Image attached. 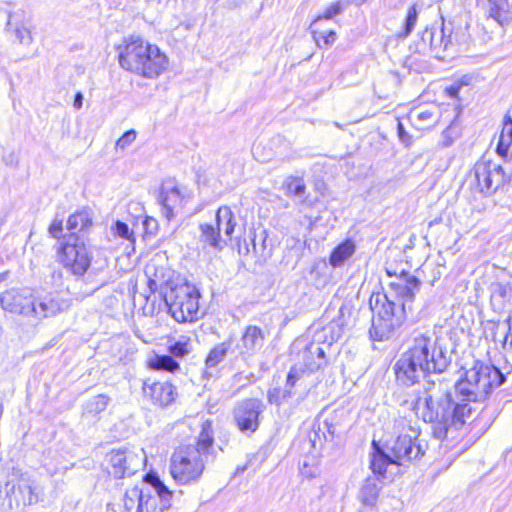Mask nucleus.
<instances>
[{
	"mask_svg": "<svg viewBox=\"0 0 512 512\" xmlns=\"http://www.w3.org/2000/svg\"><path fill=\"white\" fill-rule=\"evenodd\" d=\"M424 114L423 113H420L419 114V118H423Z\"/></svg>",
	"mask_w": 512,
	"mask_h": 512,
	"instance_id": "0e129e2a",
	"label": "nucleus"
},
{
	"mask_svg": "<svg viewBox=\"0 0 512 512\" xmlns=\"http://www.w3.org/2000/svg\"><path fill=\"white\" fill-rule=\"evenodd\" d=\"M396 424L402 428V431L387 444V450L393 456V461H396L397 465H403L405 462L422 457L424 450L419 443H416L418 431L410 425H406L404 419H399Z\"/></svg>",
	"mask_w": 512,
	"mask_h": 512,
	"instance_id": "1a4fd4ad",
	"label": "nucleus"
},
{
	"mask_svg": "<svg viewBox=\"0 0 512 512\" xmlns=\"http://www.w3.org/2000/svg\"><path fill=\"white\" fill-rule=\"evenodd\" d=\"M150 366L155 370H163L168 372H174L179 369V363L170 355L157 356L150 362Z\"/></svg>",
	"mask_w": 512,
	"mask_h": 512,
	"instance_id": "f704fd0d",
	"label": "nucleus"
},
{
	"mask_svg": "<svg viewBox=\"0 0 512 512\" xmlns=\"http://www.w3.org/2000/svg\"><path fill=\"white\" fill-rule=\"evenodd\" d=\"M396 134L399 138V140L405 144L406 146H408L411 142V137L410 135L407 133V130H396Z\"/></svg>",
	"mask_w": 512,
	"mask_h": 512,
	"instance_id": "603ef678",
	"label": "nucleus"
},
{
	"mask_svg": "<svg viewBox=\"0 0 512 512\" xmlns=\"http://www.w3.org/2000/svg\"><path fill=\"white\" fill-rule=\"evenodd\" d=\"M463 87V84L460 82H454L451 85L447 86L444 89L445 94L451 98L455 99L458 98V95L460 93L461 88Z\"/></svg>",
	"mask_w": 512,
	"mask_h": 512,
	"instance_id": "49530a36",
	"label": "nucleus"
},
{
	"mask_svg": "<svg viewBox=\"0 0 512 512\" xmlns=\"http://www.w3.org/2000/svg\"><path fill=\"white\" fill-rule=\"evenodd\" d=\"M346 7L347 6L345 5L344 0H339V1L332 3L330 6H328L324 10L322 15H319L315 19V21L313 22L311 27H313V25L317 24L319 21H321L323 19L330 20V19L334 18L335 16L340 15Z\"/></svg>",
	"mask_w": 512,
	"mask_h": 512,
	"instance_id": "c9c22d12",
	"label": "nucleus"
},
{
	"mask_svg": "<svg viewBox=\"0 0 512 512\" xmlns=\"http://www.w3.org/2000/svg\"><path fill=\"white\" fill-rule=\"evenodd\" d=\"M136 139L135 130H126V132L117 140L116 148L124 150Z\"/></svg>",
	"mask_w": 512,
	"mask_h": 512,
	"instance_id": "79ce46f5",
	"label": "nucleus"
},
{
	"mask_svg": "<svg viewBox=\"0 0 512 512\" xmlns=\"http://www.w3.org/2000/svg\"><path fill=\"white\" fill-rule=\"evenodd\" d=\"M264 341V331L256 325H249L245 328L240 342L237 344L238 352L242 356H252L262 348Z\"/></svg>",
	"mask_w": 512,
	"mask_h": 512,
	"instance_id": "6ab92c4d",
	"label": "nucleus"
},
{
	"mask_svg": "<svg viewBox=\"0 0 512 512\" xmlns=\"http://www.w3.org/2000/svg\"><path fill=\"white\" fill-rule=\"evenodd\" d=\"M115 232L118 236L124 239H130L132 236V232H130L128 225L121 221L116 222Z\"/></svg>",
	"mask_w": 512,
	"mask_h": 512,
	"instance_id": "a18cd8bd",
	"label": "nucleus"
},
{
	"mask_svg": "<svg viewBox=\"0 0 512 512\" xmlns=\"http://www.w3.org/2000/svg\"><path fill=\"white\" fill-rule=\"evenodd\" d=\"M199 229V241L203 244V247H210L215 251H221L227 245V239L221 236L214 225L201 224Z\"/></svg>",
	"mask_w": 512,
	"mask_h": 512,
	"instance_id": "a878e982",
	"label": "nucleus"
},
{
	"mask_svg": "<svg viewBox=\"0 0 512 512\" xmlns=\"http://www.w3.org/2000/svg\"><path fill=\"white\" fill-rule=\"evenodd\" d=\"M505 381L504 374L494 366L476 362L463 378L451 384L439 375L426 380L414 409L419 418L431 424L432 434L442 440L450 428L460 429L471 417V403L484 401L492 389Z\"/></svg>",
	"mask_w": 512,
	"mask_h": 512,
	"instance_id": "f257e3e1",
	"label": "nucleus"
},
{
	"mask_svg": "<svg viewBox=\"0 0 512 512\" xmlns=\"http://www.w3.org/2000/svg\"><path fill=\"white\" fill-rule=\"evenodd\" d=\"M312 34L316 44L321 49L328 48L336 41V33L333 30L328 32H318L313 30Z\"/></svg>",
	"mask_w": 512,
	"mask_h": 512,
	"instance_id": "58836bf2",
	"label": "nucleus"
},
{
	"mask_svg": "<svg viewBox=\"0 0 512 512\" xmlns=\"http://www.w3.org/2000/svg\"><path fill=\"white\" fill-rule=\"evenodd\" d=\"M86 245L74 233L65 238L58 250V261L76 277H82L91 265Z\"/></svg>",
	"mask_w": 512,
	"mask_h": 512,
	"instance_id": "6e6552de",
	"label": "nucleus"
},
{
	"mask_svg": "<svg viewBox=\"0 0 512 512\" xmlns=\"http://www.w3.org/2000/svg\"><path fill=\"white\" fill-rule=\"evenodd\" d=\"M507 125H511V128H512V118L509 115H505V117L503 119V126H504V128Z\"/></svg>",
	"mask_w": 512,
	"mask_h": 512,
	"instance_id": "bf43d9fd",
	"label": "nucleus"
},
{
	"mask_svg": "<svg viewBox=\"0 0 512 512\" xmlns=\"http://www.w3.org/2000/svg\"><path fill=\"white\" fill-rule=\"evenodd\" d=\"M380 490L379 478L370 476L365 479L360 488L359 499L364 505L374 507L377 503Z\"/></svg>",
	"mask_w": 512,
	"mask_h": 512,
	"instance_id": "cd10ccee",
	"label": "nucleus"
},
{
	"mask_svg": "<svg viewBox=\"0 0 512 512\" xmlns=\"http://www.w3.org/2000/svg\"><path fill=\"white\" fill-rule=\"evenodd\" d=\"M83 95L81 92H77L74 96V101H73V106L76 108V109H80L83 105Z\"/></svg>",
	"mask_w": 512,
	"mask_h": 512,
	"instance_id": "864d4df0",
	"label": "nucleus"
},
{
	"mask_svg": "<svg viewBox=\"0 0 512 512\" xmlns=\"http://www.w3.org/2000/svg\"><path fill=\"white\" fill-rule=\"evenodd\" d=\"M356 246L351 239L337 245L330 254L329 263L334 268L342 266L355 253Z\"/></svg>",
	"mask_w": 512,
	"mask_h": 512,
	"instance_id": "c85d7f7f",
	"label": "nucleus"
},
{
	"mask_svg": "<svg viewBox=\"0 0 512 512\" xmlns=\"http://www.w3.org/2000/svg\"><path fill=\"white\" fill-rule=\"evenodd\" d=\"M259 149H260V145L257 144V145H254L253 147V154L256 158H258L260 161L262 162H265L269 159V157H262L261 155H259Z\"/></svg>",
	"mask_w": 512,
	"mask_h": 512,
	"instance_id": "5fc2aeb1",
	"label": "nucleus"
},
{
	"mask_svg": "<svg viewBox=\"0 0 512 512\" xmlns=\"http://www.w3.org/2000/svg\"><path fill=\"white\" fill-rule=\"evenodd\" d=\"M446 30L444 24L439 28L433 27L435 37H433V42H430V50L439 58H442L440 53L447 51L449 46L452 45L451 31L449 30V34H447Z\"/></svg>",
	"mask_w": 512,
	"mask_h": 512,
	"instance_id": "c756f323",
	"label": "nucleus"
},
{
	"mask_svg": "<svg viewBox=\"0 0 512 512\" xmlns=\"http://www.w3.org/2000/svg\"><path fill=\"white\" fill-rule=\"evenodd\" d=\"M5 494L8 502V507L13 510L16 508L15 506V497L19 496L18 494V484L12 483L10 481L5 484Z\"/></svg>",
	"mask_w": 512,
	"mask_h": 512,
	"instance_id": "a19ab883",
	"label": "nucleus"
},
{
	"mask_svg": "<svg viewBox=\"0 0 512 512\" xmlns=\"http://www.w3.org/2000/svg\"><path fill=\"white\" fill-rule=\"evenodd\" d=\"M18 494L15 497V506H31L37 504L43 499V489L40 485L30 479H21L18 483Z\"/></svg>",
	"mask_w": 512,
	"mask_h": 512,
	"instance_id": "4be33fe9",
	"label": "nucleus"
},
{
	"mask_svg": "<svg viewBox=\"0 0 512 512\" xmlns=\"http://www.w3.org/2000/svg\"><path fill=\"white\" fill-rule=\"evenodd\" d=\"M124 507L127 511H132L135 506L136 512H164V504L158 507V499L150 494L149 491L145 492L142 488L135 486L126 491L124 495Z\"/></svg>",
	"mask_w": 512,
	"mask_h": 512,
	"instance_id": "4468645a",
	"label": "nucleus"
},
{
	"mask_svg": "<svg viewBox=\"0 0 512 512\" xmlns=\"http://www.w3.org/2000/svg\"><path fill=\"white\" fill-rule=\"evenodd\" d=\"M368 0H344L345 5L348 7L349 5L361 6Z\"/></svg>",
	"mask_w": 512,
	"mask_h": 512,
	"instance_id": "6e6d98bb",
	"label": "nucleus"
},
{
	"mask_svg": "<svg viewBox=\"0 0 512 512\" xmlns=\"http://www.w3.org/2000/svg\"><path fill=\"white\" fill-rule=\"evenodd\" d=\"M264 409V403L258 398L238 402L233 409V418L238 429L242 433H254L259 427V418Z\"/></svg>",
	"mask_w": 512,
	"mask_h": 512,
	"instance_id": "f8f14e48",
	"label": "nucleus"
},
{
	"mask_svg": "<svg viewBox=\"0 0 512 512\" xmlns=\"http://www.w3.org/2000/svg\"><path fill=\"white\" fill-rule=\"evenodd\" d=\"M475 177L478 187L485 195H492L506 181L505 172L500 164L492 161H479L475 165Z\"/></svg>",
	"mask_w": 512,
	"mask_h": 512,
	"instance_id": "ddd939ff",
	"label": "nucleus"
},
{
	"mask_svg": "<svg viewBox=\"0 0 512 512\" xmlns=\"http://www.w3.org/2000/svg\"><path fill=\"white\" fill-rule=\"evenodd\" d=\"M217 231L221 234L224 233V238L227 242L232 239L236 221L231 209L227 206L220 207L216 213V225H214Z\"/></svg>",
	"mask_w": 512,
	"mask_h": 512,
	"instance_id": "bb28decb",
	"label": "nucleus"
},
{
	"mask_svg": "<svg viewBox=\"0 0 512 512\" xmlns=\"http://www.w3.org/2000/svg\"><path fill=\"white\" fill-rule=\"evenodd\" d=\"M1 307L29 321L40 322L67 311L71 301L59 293L41 289H10L0 294Z\"/></svg>",
	"mask_w": 512,
	"mask_h": 512,
	"instance_id": "7ed1b4c3",
	"label": "nucleus"
},
{
	"mask_svg": "<svg viewBox=\"0 0 512 512\" xmlns=\"http://www.w3.org/2000/svg\"><path fill=\"white\" fill-rule=\"evenodd\" d=\"M395 375L397 381L404 386H412L418 383L421 378H425L429 374L418 366L415 360L408 356L405 352L401 354L395 366Z\"/></svg>",
	"mask_w": 512,
	"mask_h": 512,
	"instance_id": "2eb2a0df",
	"label": "nucleus"
},
{
	"mask_svg": "<svg viewBox=\"0 0 512 512\" xmlns=\"http://www.w3.org/2000/svg\"><path fill=\"white\" fill-rule=\"evenodd\" d=\"M143 226L146 230V233L154 235L158 228V222L152 217H146V219L143 221Z\"/></svg>",
	"mask_w": 512,
	"mask_h": 512,
	"instance_id": "8fccbe9b",
	"label": "nucleus"
},
{
	"mask_svg": "<svg viewBox=\"0 0 512 512\" xmlns=\"http://www.w3.org/2000/svg\"><path fill=\"white\" fill-rule=\"evenodd\" d=\"M199 297V291L186 283L171 288L165 295V302L177 322H193L198 319Z\"/></svg>",
	"mask_w": 512,
	"mask_h": 512,
	"instance_id": "0eeeda50",
	"label": "nucleus"
},
{
	"mask_svg": "<svg viewBox=\"0 0 512 512\" xmlns=\"http://www.w3.org/2000/svg\"><path fill=\"white\" fill-rule=\"evenodd\" d=\"M145 480L149 483L156 491L158 499V507H162L163 504L166 506L164 510L168 509L170 504V498L172 496L171 491L166 487V485L159 479L156 474L149 473L145 476Z\"/></svg>",
	"mask_w": 512,
	"mask_h": 512,
	"instance_id": "7c9ffc66",
	"label": "nucleus"
},
{
	"mask_svg": "<svg viewBox=\"0 0 512 512\" xmlns=\"http://www.w3.org/2000/svg\"><path fill=\"white\" fill-rule=\"evenodd\" d=\"M231 348L230 341H224L213 347L205 360L207 368H214L220 364L226 357L229 349Z\"/></svg>",
	"mask_w": 512,
	"mask_h": 512,
	"instance_id": "473e14b6",
	"label": "nucleus"
},
{
	"mask_svg": "<svg viewBox=\"0 0 512 512\" xmlns=\"http://www.w3.org/2000/svg\"><path fill=\"white\" fill-rule=\"evenodd\" d=\"M490 302L496 312L503 311L512 299V285L509 281H494L490 284Z\"/></svg>",
	"mask_w": 512,
	"mask_h": 512,
	"instance_id": "5701e85b",
	"label": "nucleus"
},
{
	"mask_svg": "<svg viewBox=\"0 0 512 512\" xmlns=\"http://www.w3.org/2000/svg\"><path fill=\"white\" fill-rule=\"evenodd\" d=\"M511 144L512 130H501L496 146L497 154L502 158H507Z\"/></svg>",
	"mask_w": 512,
	"mask_h": 512,
	"instance_id": "e433bc0d",
	"label": "nucleus"
},
{
	"mask_svg": "<svg viewBox=\"0 0 512 512\" xmlns=\"http://www.w3.org/2000/svg\"><path fill=\"white\" fill-rule=\"evenodd\" d=\"M396 121H397V128H398V129L403 128L402 123H401L399 120H396Z\"/></svg>",
	"mask_w": 512,
	"mask_h": 512,
	"instance_id": "680f3d73",
	"label": "nucleus"
},
{
	"mask_svg": "<svg viewBox=\"0 0 512 512\" xmlns=\"http://www.w3.org/2000/svg\"><path fill=\"white\" fill-rule=\"evenodd\" d=\"M6 33L15 41L23 45H30L33 41L31 30L25 21L23 11L10 12L5 26Z\"/></svg>",
	"mask_w": 512,
	"mask_h": 512,
	"instance_id": "a211bd4d",
	"label": "nucleus"
},
{
	"mask_svg": "<svg viewBox=\"0 0 512 512\" xmlns=\"http://www.w3.org/2000/svg\"><path fill=\"white\" fill-rule=\"evenodd\" d=\"M51 284L61 286L63 284V272L61 269H53L51 272Z\"/></svg>",
	"mask_w": 512,
	"mask_h": 512,
	"instance_id": "3c124183",
	"label": "nucleus"
},
{
	"mask_svg": "<svg viewBox=\"0 0 512 512\" xmlns=\"http://www.w3.org/2000/svg\"><path fill=\"white\" fill-rule=\"evenodd\" d=\"M459 137L457 130H443L441 133L440 144L448 147L453 144L454 140Z\"/></svg>",
	"mask_w": 512,
	"mask_h": 512,
	"instance_id": "c03bdc74",
	"label": "nucleus"
},
{
	"mask_svg": "<svg viewBox=\"0 0 512 512\" xmlns=\"http://www.w3.org/2000/svg\"><path fill=\"white\" fill-rule=\"evenodd\" d=\"M510 339V344L512 345V319H508V333L505 337V341H508Z\"/></svg>",
	"mask_w": 512,
	"mask_h": 512,
	"instance_id": "4d7b16f0",
	"label": "nucleus"
},
{
	"mask_svg": "<svg viewBox=\"0 0 512 512\" xmlns=\"http://www.w3.org/2000/svg\"><path fill=\"white\" fill-rule=\"evenodd\" d=\"M303 374L304 370L302 367H298L297 365L293 366L288 372L284 387H273L269 389L267 395L269 403L279 406L292 398L295 394L293 389L296 387L297 382L301 380Z\"/></svg>",
	"mask_w": 512,
	"mask_h": 512,
	"instance_id": "f3484780",
	"label": "nucleus"
},
{
	"mask_svg": "<svg viewBox=\"0 0 512 512\" xmlns=\"http://www.w3.org/2000/svg\"><path fill=\"white\" fill-rule=\"evenodd\" d=\"M92 225L90 214L86 211H80L72 214L67 221V228L70 231H83Z\"/></svg>",
	"mask_w": 512,
	"mask_h": 512,
	"instance_id": "72a5a7b5",
	"label": "nucleus"
},
{
	"mask_svg": "<svg viewBox=\"0 0 512 512\" xmlns=\"http://www.w3.org/2000/svg\"><path fill=\"white\" fill-rule=\"evenodd\" d=\"M110 402V398L104 394H99L87 400L83 406L84 416H96L103 412Z\"/></svg>",
	"mask_w": 512,
	"mask_h": 512,
	"instance_id": "2f4dec72",
	"label": "nucleus"
},
{
	"mask_svg": "<svg viewBox=\"0 0 512 512\" xmlns=\"http://www.w3.org/2000/svg\"><path fill=\"white\" fill-rule=\"evenodd\" d=\"M63 231V225L61 220H54L49 226V233L53 238H60Z\"/></svg>",
	"mask_w": 512,
	"mask_h": 512,
	"instance_id": "09e8293b",
	"label": "nucleus"
},
{
	"mask_svg": "<svg viewBox=\"0 0 512 512\" xmlns=\"http://www.w3.org/2000/svg\"><path fill=\"white\" fill-rule=\"evenodd\" d=\"M107 457L111 465L110 473L117 479L134 475L146 462V454L143 449L128 447L113 449Z\"/></svg>",
	"mask_w": 512,
	"mask_h": 512,
	"instance_id": "9d476101",
	"label": "nucleus"
},
{
	"mask_svg": "<svg viewBox=\"0 0 512 512\" xmlns=\"http://www.w3.org/2000/svg\"><path fill=\"white\" fill-rule=\"evenodd\" d=\"M253 249L256 251V244H255L254 240H253Z\"/></svg>",
	"mask_w": 512,
	"mask_h": 512,
	"instance_id": "e2e57ef3",
	"label": "nucleus"
},
{
	"mask_svg": "<svg viewBox=\"0 0 512 512\" xmlns=\"http://www.w3.org/2000/svg\"><path fill=\"white\" fill-rule=\"evenodd\" d=\"M420 286L421 282L416 276L402 271L389 283L387 293L376 294L370 298L374 316L369 333L373 340L389 339L402 326L408 311L412 310V303Z\"/></svg>",
	"mask_w": 512,
	"mask_h": 512,
	"instance_id": "f03ea898",
	"label": "nucleus"
},
{
	"mask_svg": "<svg viewBox=\"0 0 512 512\" xmlns=\"http://www.w3.org/2000/svg\"><path fill=\"white\" fill-rule=\"evenodd\" d=\"M189 351L188 342L178 341L169 347V352L176 357H184Z\"/></svg>",
	"mask_w": 512,
	"mask_h": 512,
	"instance_id": "37998d69",
	"label": "nucleus"
},
{
	"mask_svg": "<svg viewBox=\"0 0 512 512\" xmlns=\"http://www.w3.org/2000/svg\"><path fill=\"white\" fill-rule=\"evenodd\" d=\"M116 51L119 66L143 78H157L168 67V58L158 46L140 36L125 37Z\"/></svg>",
	"mask_w": 512,
	"mask_h": 512,
	"instance_id": "20e7f679",
	"label": "nucleus"
},
{
	"mask_svg": "<svg viewBox=\"0 0 512 512\" xmlns=\"http://www.w3.org/2000/svg\"><path fill=\"white\" fill-rule=\"evenodd\" d=\"M159 202L162 206V214L170 221L182 209L185 197L175 186H163L159 196Z\"/></svg>",
	"mask_w": 512,
	"mask_h": 512,
	"instance_id": "412c9836",
	"label": "nucleus"
},
{
	"mask_svg": "<svg viewBox=\"0 0 512 512\" xmlns=\"http://www.w3.org/2000/svg\"><path fill=\"white\" fill-rule=\"evenodd\" d=\"M321 343L326 346L324 336L318 332L315 335L314 341L307 345L300 354L303 366L309 372L317 371L327 365L325 348L320 345Z\"/></svg>",
	"mask_w": 512,
	"mask_h": 512,
	"instance_id": "dca6fc26",
	"label": "nucleus"
},
{
	"mask_svg": "<svg viewBox=\"0 0 512 512\" xmlns=\"http://www.w3.org/2000/svg\"><path fill=\"white\" fill-rule=\"evenodd\" d=\"M287 194L301 197L304 195L306 190V185L304 180L299 177H291L287 180L286 183Z\"/></svg>",
	"mask_w": 512,
	"mask_h": 512,
	"instance_id": "ea45409f",
	"label": "nucleus"
},
{
	"mask_svg": "<svg viewBox=\"0 0 512 512\" xmlns=\"http://www.w3.org/2000/svg\"><path fill=\"white\" fill-rule=\"evenodd\" d=\"M418 19V10L415 5L411 6L405 17L403 31L400 33V37L406 38L413 31L415 24Z\"/></svg>",
	"mask_w": 512,
	"mask_h": 512,
	"instance_id": "4c0bfd02",
	"label": "nucleus"
},
{
	"mask_svg": "<svg viewBox=\"0 0 512 512\" xmlns=\"http://www.w3.org/2000/svg\"><path fill=\"white\" fill-rule=\"evenodd\" d=\"M352 316V307L346 303H342L339 307L330 305L323 318L328 323L320 332L324 336L326 347H330L334 342L338 341L345 329L349 326Z\"/></svg>",
	"mask_w": 512,
	"mask_h": 512,
	"instance_id": "9b49d317",
	"label": "nucleus"
},
{
	"mask_svg": "<svg viewBox=\"0 0 512 512\" xmlns=\"http://www.w3.org/2000/svg\"><path fill=\"white\" fill-rule=\"evenodd\" d=\"M374 452L371 455L370 468L376 477L386 478L387 467L389 465H397L396 461H393L391 453H386L373 441Z\"/></svg>",
	"mask_w": 512,
	"mask_h": 512,
	"instance_id": "393cba45",
	"label": "nucleus"
},
{
	"mask_svg": "<svg viewBox=\"0 0 512 512\" xmlns=\"http://www.w3.org/2000/svg\"><path fill=\"white\" fill-rule=\"evenodd\" d=\"M143 391L159 407H167L177 395L175 387L169 382H153L150 385L145 382Z\"/></svg>",
	"mask_w": 512,
	"mask_h": 512,
	"instance_id": "aec40b11",
	"label": "nucleus"
},
{
	"mask_svg": "<svg viewBox=\"0 0 512 512\" xmlns=\"http://www.w3.org/2000/svg\"><path fill=\"white\" fill-rule=\"evenodd\" d=\"M153 286H156V282L154 280H150V282H149L150 289H153Z\"/></svg>",
	"mask_w": 512,
	"mask_h": 512,
	"instance_id": "052dcab7",
	"label": "nucleus"
},
{
	"mask_svg": "<svg viewBox=\"0 0 512 512\" xmlns=\"http://www.w3.org/2000/svg\"><path fill=\"white\" fill-rule=\"evenodd\" d=\"M4 161L6 164L14 165L16 163V157L13 153H11L8 156H4Z\"/></svg>",
	"mask_w": 512,
	"mask_h": 512,
	"instance_id": "13d9d810",
	"label": "nucleus"
},
{
	"mask_svg": "<svg viewBox=\"0 0 512 512\" xmlns=\"http://www.w3.org/2000/svg\"><path fill=\"white\" fill-rule=\"evenodd\" d=\"M486 14L503 26L512 19V0H488Z\"/></svg>",
	"mask_w": 512,
	"mask_h": 512,
	"instance_id": "b1692460",
	"label": "nucleus"
},
{
	"mask_svg": "<svg viewBox=\"0 0 512 512\" xmlns=\"http://www.w3.org/2000/svg\"><path fill=\"white\" fill-rule=\"evenodd\" d=\"M387 274H388L389 276H392V274H391V272H390L389 270H387Z\"/></svg>",
	"mask_w": 512,
	"mask_h": 512,
	"instance_id": "69168bd1",
	"label": "nucleus"
},
{
	"mask_svg": "<svg viewBox=\"0 0 512 512\" xmlns=\"http://www.w3.org/2000/svg\"><path fill=\"white\" fill-rule=\"evenodd\" d=\"M213 436L210 424L205 423L196 445L179 447L170 461V473L180 484L197 481L202 475L205 464L213 460Z\"/></svg>",
	"mask_w": 512,
	"mask_h": 512,
	"instance_id": "39448f33",
	"label": "nucleus"
},
{
	"mask_svg": "<svg viewBox=\"0 0 512 512\" xmlns=\"http://www.w3.org/2000/svg\"><path fill=\"white\" fill-rule=\"evenodd\" d=\"M405 353L429 374L428 379L432 378L431 373L440 374L448 366V360L442 349L437 348L435 342L424 334L415 336Z\"/></svg>",
	"mask_w": 512,
	"mask_h": 512,
	"instance_id": "423d86ee",
	"label": "nucleus"
},
{
	"mask_svg": "<svg viewBox=\"0 0 512 512\" xmlns=\"http://www.w3.org/2000/svg\"><path fill=\"white\" fill-rule=\"evenodd\" d=\"M434 31H433V27L431 28H426L422 34H421V44L423 46V49L426 48V47H429L430 48V42H433V37L434 36Z\"/></svg>",
	"mask_w": 512,
	"mask_h": 512,
	"instance_id": "de8ad7c7",
	"label": "nucleus"
}]
</instances>
